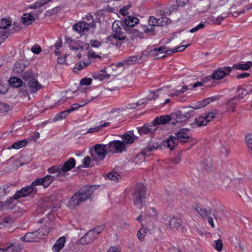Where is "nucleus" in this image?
Masks as SVG:
<instances>
[{
  "instance_id": "f257e3e1",
  "label": "nucleus",
  "mask_w": 252,
  "mask_h": 252,
  "mask_svg": "<svg viewBox=\"0 0 252 252\" xmlns=\"http://www.w3.org/2000/svg\"><path fill=\"white\" fill-rule=\"evenodd\" d=\"M98 187L97 185H88L83 187L69 199L68 207L71 209L75 208L89 198Z\"/></svg>"
},
{
  "instance_id": "f03ea898",
  "label": "nucleus",
  "mask_w": 252,
  "mask_h": 252,
  "mask_svg": "<svg viewBox=\"0 0 252 252\" xmlns=\"http://www.w3.org/2000/svg\"><path fill=\"white\" fill-rule=\"evenodd\" d=\"M120 22L115 21L112 26V34L108 36L107 42L117 46H120L122 41L126 38V33L122 31Z\"/></svg>"
},
{
  "instance_id": "7ed1b4c3",
  "label": "nucleus",
  "mask_w": 252,
  "mask_h": 252,
  "mask_svg": "<svg viewBox=\"0 0 252 252\" xmlns=\"http://www.w3.org/2000/svg\"><path fill=\"white\" fill-rule=\"evenodd\" d=\"M146 192L145 187L141 183H137L134 188L132 194L133 204L139 209L146 203Z\"/></svg>"
},
{
  "instance_id": "20e7f679",
  "label": "nucleus",
  "mask_w": 252,
  "mask_h": 252,
  "mask_svg": "<svg viewBox=\"0 0 252 252\" xmlns=\"http://www.w3.org/2000/svg\"><path fill=\"white\" fill-rule=\"evenodd\" d=\"M94 153L92 152L91 153L93 159L94 160H102L106 156L108 152L107 144H96L94 146Z\"/></svg>"
},
{
  "instance_id": "39448f33",
  "label": "nucleus",
  "mask_w": 252,
  "mask_h": 252,
  "mask_svg": "<svg viewBox=\"0 0 252 252\" xmlns=\"http://www.w3.org/2000/svg\"><path fill=\"white\" fill-rule=\"evenodd\" d=\"M232 68L229 66L219 67L215 69L212 75L207 76L208 80H220L229 74Z\"/></svg>"
},
{
  "instance_id": "423d86ee",
  "label": "nucleus",
  "mask_w": 252,
  "mask_h": 252,
  "mask_svg": "<svg viewBox=\"0 0 252 252\" xmlns=\"http://www.w3.org/2000/svg\"><path fill=\"white\" fill-rule=\"evenodd\" d=\"M108 152L113 153H121L126 151L125 144L121 141L113 140L107 144Z\"/></svg>"
},
{
  "instance_id": "0eeeda50",
  "label": "nucleus",
  "mask_w": 252,
  "mask_h": 252,
  "mask_svg": "<svg viewBox=\"0 0 252 252\" xmlns=\"http://www.w3.org/2000/svg\"><path fill=\"white\" fill-rule=\"evenodd\" d=\"M194 113V111L193 110L186 111L185 109L178 112L175 119L176 123H186L188 120L193 116Z\"/></svg>"
},
{
  "instance_id": "6e6552de",
  "label": "nucleus",
  "mask_w": 252,
  "mask_h": 252,
  "mask_svg": "<svg viewBox=\"0 0 252 252\" xmlns=\"http://www.w3.org/2000/svg\"><path fill=\"white\" fill-rule=\"evenodd\" d=\"M139 22V20L133 16H128L125 18L124 22H120L121 26L124 28L125 30L128 31L129 30L132 29Z\"/></svg>"
},
{
  "instance_id": "1a4fd4ad",
  "label": "nucleus",
  "mask_w": 252,
  "mask_h": 252,
  "mask_svg": "<svg viewBox=\"0 0 252 252\" xmlns=\"http://www.w3.org/2000/svg\"><path fill=\"white\" fill-rule=\"evenodd\" d=\"M35 186H32V182L31 186L24 187L19 191H17L15 193L16 197L19 198L22 197H26L32 193L35 194L37 190Z\"/></svg>"
},
{
  "instance_id": "9d476101",
  "label": "nucleus",
  "mask_w": 252,
  "mask_h": 252,
  "mask_svg": "<svg viewBox=\"0 0 252 252\" xmlns=\"http://www.w3.org/2000/svg\"><path fill=\"white\" fill-rule=\"evenodd\" d=\"M216 117L215 113L211 112L205 114L204 116H200L195 119V123L198 126L206 125L207 123L211 121Z\"/></svg>"
},
{
  "instance_id": "9b49d317",
  "label": "nucleus",
  "mask_w": 252,
  "mask_h": 252,
  "mask_svg": "<svg viewBox=\"0 0 252 252\" xmlns=\"http://www.w3.org/2000/svg\"><path fill=\"white\" fill-rule=\"evenodd\" d=\"M55 177L47 175L43 178H38L32 182V186L42 185L44 188H47L54 181Z\"/></svg>"
},
{
  "instance_id": "f8f14e48",
  "label": "nucleus",
  "mask_w": 252,
  "mask_h": 252,
  "mask_svg": "<svg viewBox=\"0 0 252 252\" xmlns=\"http://www.w3.org/2000/svg\"><path fill=\"white\" fill-rule=\"evenodd\" d=\"M189 130L188 128H181L175 133L178 142L184 143L189 139Z\"/></svg>"
},
{
  "instance_id": "ddd939ff",
  "label": "nucleus",
  "mask_w": 252,
  "mask_h": 252,
  "mask_svg": "<svg viewBox=\"0 0 252 252\" xmlns=\"http://www.w3.org/2000/svg\"><path fill=\"white\" fill-rule=\"evenodd\" d=\"M155 127L153 124L151 123V124H146L143 126L138 127L137 130L141 135L149 133H154L157 129V128Z\"/></svg>"
},
{
  "instance_id": "4468645a",
  "label": "nucleus",
  "mask_w": 252,
  "mask_h": 252,
  "mask_svg": "<svg viewBox=\"0 0 252 252\" xmlns=\"http://www.w3.org/2000/svg\"><path fill=\"white\" fill-rule=\"evenodd\" d=\"M193 209L203 218L208 217L212 212L211 209L209 207L201 206L200 204L194 205Z\"/></svg>"
},
{
  "instance_id": "2eb2a0df",
  "label": "nucleus",
  "mask_w": 252,
  "mask_h": 252,
  "mask_svg": "<svg viewBox=\"0 0 252 252\" xmlns=\"http://www.w3.org/2000/svg\"><path fill=\"white\" fill-rule=\"evenodd\" d=\"M96 238H97V235L94 234L93 231L90 230L80 239L79 242L82 245H85L93 242Z\"/></svg>"
},
{
  "instance_id": "dca6fc26",
  "label": "nucleus",
  "mask_w": 252,
  "mask_h": 252,
  "mask_svg": "<svg viewBox=\"0 0 252 252\" xmlns=\"http://www.w3.org/2000/svg\"><path fill=\"white\" fill-rule=\"evenodd\" d=\"M162 146L158 144V142L154 141L150 142L148 145L145 148L142 152L144 156H149L148 152H151L157 150L158 148L161 149Z\"/></svg>"
},
{
  "instance_id": "f3484780",
  "label": "nucleus",
  "mask_w": 252,
  "mask_h": 252,
  "mask_svg": "<svg viewBox=\"0 0 252 252\" xmlns=\"http://www.w3.org/2000/svg\"><path fill=\"white\" fill-rule=\"evenodd\" d=\"M18 198L17 197H16L15 194L13 197L9 198V199L4 202H2L1 206H0V210L12 209L17 203V200Z\"/></svg>"
},
{
  "instance_id": "a211bd4d",
  "label": "nucleus",
  "mask_w": 252,
  "mask_h": 252,
  "mask_svg": "<svg viewBox=\"0 0 252 252\" xmlns=\"http://www.w3.org/2000/svg\"><path fill=\"white\" fill-rule=\"evenodd\" d=\"M219 99V97L217 96H211L206 99H204L201 101L198 102L197 103L193 104L189 107L194 109H197L203 107L207 104H209L211 101H215Z\"/></svg>"
},
{
  "instance_id": "6ab92c4d",
  "label": "nucleus",
  "mask_w": 252,
  "mask_h": 252,
  "mask_svg": "<svg viewBox=\"0 0 252 252\" xmlns=\"http://www.w3.org/2000/svg\"><path fill=\"white\" fill-rule=\"evenodd\" d=\"M162 143L164 146H166L172 150L177 146L178 141L176 136L170 135L168 138L163 140Z\"/></svg>"
},
{
  "instance_id": "aec40b11",
  "label": "nucleus",
  "mask_w": 252,
  "mask_h": 252,
  "mask_svg": "<svg viewBox=\"0 0 252 252\" xmlns=\"http://www.w3.org/2000/svg\"><path fill=\"white\" fill-rule=\"evenodd\" d=\"M76 164V160L73 158H69L68 159L65 161L63 165L61 166V169L64 172H66L73 168Z\"/></svg>"
},
{
  "instance_id": "412c9836",
  "label": "nucleus",
  "mask_w": 252,
  "mask_h": 252,
  "mask_svg": "<svg viewBox=\"0 0 252 252\" xmlns=\"http://www.w3.org/2000/svg\"><path fill=\"white\" fill-rule=\"evenodd\" d=\"M171 117L169 115H162L157 117L155 120L152 122V124L155 126L159 125H164L170 122Z\"/></svg>"
},
{
  "instance_id": "4be33fe9",
  "label": "nucleus",
  "mask_w": 252,
  "mask_h": 252,
  "mask_svg": "<svg viewBox=\"0 0 252 252\" xmlns=\"http://www.w3.org/2000/svg\"><path fill=\"white\" fill-rule=\"evenodd\" d=\"M39 232L38 231H34L27 233L24 237L21 238V239L24 241L31 242L35 241L37 238L39 239Z\"/></svg>"
},
{
  "instance_id": "5701e85b",
  "label": "nucleus",
  "mask_w": 252,
  "mask_h": 252,
  "mask_svg": "<svg viewBox=\"0 0 252 252\" xmlns=\"http://www.w3.org/2000/svg\"><path fill=\"white\" fill-rule=\"evenodd\" d=\"M29 63L24 61L17 62L13 66V71L15 73H20L28 66Z\"/></svg>"
},
{
  "instance_id": "b1692460",
  "label": "nucleus",
  "mask_w": 252,
  "mask_h": 252,
  "mask_svg": "<svg viewBox=\"0 0 252 252\" xmlns=\"http://www.w3.org/2000/svg\"><path fill=\"white\" fill-rule=\"evenodd\" d=\"M33 14H34L33 12L30 13H25L23 15L21 18V21L24 25L28 26L34 21L35 19L32 15Z\"/></svg>"
},
{
  "instance_id": "393cba45",
  "label": "nucleus",
  "mask_w": 252,
  "mask_h": 252,
  "mask_svg": "<svg viewBox=\"0 0 252 252\" xmlns=\"http://www.w3.org/2000/svg\"><path fill=\"white\" fill-rule=\"evenodd\" d=\"M65 242V238L64 236L61 237L58 239L52 248V250L54 252H59L64 246Z\"/></svg>"
},
{
  "instance_id": "a878e982",
  "label": "nucleus",
  "mask_w": 252,
  "mask_h": 252,
  "mask_svg": "<svg viewBox=\"0 0 252 252\" xmlns=\"http://www.w3.org/2000/svg\"><path fill=\"white\" fill-rule=\"evenodd\" d=\"M237 91L238 93V95L230 99L229 102V103H231L232 104L236 103L237 101H239L243 99L246 94H248L245 89L238 88Z\"/></svg>"
},
{
  "instance_id": "bb28decb",
  "label": "nucleus",
  "mask_w": 252,
  "mask_h": 252,
  "mask_svg": "<svg viewBox=\"0 0 252 252\" xmlns=\"http://www.w3.org/2000/svg\"><path fill=\"white\" fill-rule=\"evenodd\" d=\"M166 49V47L165 46H161L158 48H155L151 50V53H155L156 56L158 58H162L165 57L164 55L165 50Z\"/></svg>"
},
{
  "instance_id": "cd10ccee",
  "label": "nucleus",
  "mask_w": 252,
  "mask_h": 252,
  "mask_svg": "<svg viewBox=\"0 0 252 252\" xmlns=\"http://www.w3.org/2000/svg\"><path fill=\"white\" fill-rule=\"evenodd\" d=\"M8 83L10 86L15 88H18L23 84V81L21 79L15 77L10 78L8 80Z\"/></svg>"
},
{
  "instance_id": "c85d7f7f",
  "label": "nucleus",
  "mask_w": 252,
  "mask_h": 252,
  "mask_svg": "<svg viewBox=\"0 0 252 252\" xmlns=\"http://www.w3.org/2000/svg\"><path fill=\"white\" fill-rule=\"evenodd\" d=\"M251 66H252V62L249 61L244 63L235 64L232 66V69L236 68L240 70H247Z\"/></svg>"
},
{
  "instance_id": "c756f323",
  "label": "nucleus",
  "mask_w": 252,
  "mask_h": 252,
  "mask_svg": "<svg viewBox=\"0 0 252 252\" xmlns=\"http://www.w3.org/2000/svg\"><path fill=\"white\" fill-rule=\"evenodd\" d=\"M29 86L32 89L31 91L33 92H36L37 90L40 89L41 88V85L39 84V83L36 80L33 78L32 80H30L28 83Z\"/></svg>"
},
{
  "instance_id": "7c9ffc66",
  "label": "nucleus",
  "mask_w": 252,
  "mask_h": 252,
  "mask_svg": "<svg viewBox=\"0 0 252 252\" xmlns=\"http://www.w3.org/2000/svg\"><path fill=\"white\" fill-rule=\"evenodd\" d=\"M133 133L130 131L122 135V138L124 139V143L127 144H132L134 142V138L133 137Z\"/></svg>"
},
{
  "instance_id": "2f4dec72",
  "label": "nucleus",
  "mask_w": 252,
  "mask_h": 252,
  "mask_svg": "<svg viewBox=\"0 0 252 252\" xmlns=\"http://www.w3.org/2000/svg\"><path fill=\"white\" fill-rule=\"evenodd\" d=\"M182 221L177 218H172L170 219L169 224L171 227L177 229L182 224Z\"/></svg>"
},
{
  "instance_id": "473e14b6",
  "label": "nucleus",
  "mask_w": 252,
  "mask_h": 252,
  "mask_svg": "<svg viewBox=\"0 0 252 252\" xmlns=\"http://www.w3.org/2000/svg\"><path fill=\"white\" fill-rule=\"evenodd\" d=\"M12 186L4 185L0 187V199L5 196L11 190L10 189ZM2 202L0 201V206H1Z\"/></svg>"
},
{
  "instance_id": "72a5a7b5",
  "label": "nucleus",
  "mask_w": 252,
  "mask_h": 252,
  "mask_svg": "<svg viewBox=\"0 0 252 252\" xmlns=\"http://www.w3.org/2000/svg\"><path fill=\"white\" fill-rule=\"evenodd\" d=\"M85 24L83 22H78L73 26V30L78 33L85 32Z\"/></svg>"
},
{
  "instance_id": "f704fd0d",
  "label": "nucleus",
  "mask_w": 252,
  "mask_h": 252,
  "mask_svg": "<svg viewBox=\"0 0 252 252\" xmlns=\"http://www.w3.org/2000/svg\"><path fill=\"white\" fill-rule=\"evenodd\" d=\"M69 113H70L68 109L65 110L56 114L54 117L53 120L54 121L62 120L65 119Z\"/></svg>"
},
{
  "instance_id": "c9c22d12",
  "label": "nucleus",
  "mask_w": 252,
  "mask_h": 252,
  "mask_svg": "<svg viewBox=\"0 0 252 252\" xmlns=\"http://www.w3.org/2000/svg\"><path fill=\"white\" fill-rule=\"evenodd\" d=\"M27 144V140L26 139H24L18 142H16L14 143L11 148L9 147L8 148V149H10L11 148L12 149H19L21 148H22L24 146H25Z\"/></svg>"
},
{
  "instance_id": "e433bc0d",
  "label": "nucleus",
  "mask_w": 252,
  "mask_h": 252,
  "mask_svg": "<svg viewBox=\"0 0 252 252\" xmlns=\"http://www.w3.org/2000/svg\"><path fill=\"white\" fill-rule=\"evenodd\" d=\"M12 109V106L9 104L0 102V112L2 113H6Z\"/></svg>"
},
{
  "instance_id": "4c0bfd02",
  "label": "nucleus",
  "mask_w": 252,
  "mask_h": 252,
  "mask_svg": "<svg viewBox=\"0 0 252 252\" xmlns=\"http://www.w3.org/2000/svg\"><path fill=\"white\" fill-rule=\"evenodd\" d=\"M162 20V19H157L154 16H150L149 19V25L150 26H161V23L160 21Z\"/></svg>"
},
{
  "instance_id": "58836bf2",
  "label": "nucleus",
  "mask_w": 252,
  "mask_h": 252,
  "mask_svg": "<svg viewBox=\"0 0 252 252\" xmlns=\"http://www.w3.org/2000/svg\"><path fill=\"white\" fill-rule=\"evenodd\" d=\"M11 22L6 19H1L0 21V29L6 30L9 27L11 26Z\"/></svg>"
},
{
  "instance_id": "ea45409f",
  "label": "nucleus",
  "mask_w": 252,
  "mask_h": 252,
  "mask_svg": "<svg viewBox=\"0 0 252 252\" xmlns=\"http://www.w3.org/2000/svg\"><path fill=\"white\" fill-rule=\"evenodd\" d=\"M127 32L129 33H131L133 36L135 37H138L140 39L144 38V36L143 33L140 32L139 31L134 29H131L129 30L128 31H126Z\"/></svg>"
},
{
  "instance_id": "a19ab883",
  "label": "nucleus",
  "mask_w": 252,
  "mask_h": 252,
  "mask_svg": "<svg viewBox=\"0 0 252 252\" xmlns=\"http://www.w3.org/2000/svg\"><path fill=\"white\" fill-rule=\"evenodd\" d=\"M88 20H90L91 19H92V21L90 22L89 23L85 21H83L84 23L85 24V31H88L91 28H94L95 26V23L94 21V20L92 19V16H88L87 17Z\"/></svg>"
},
{
  "instance_id": "79ce46f5",
  "label": "nucleus",
  "mask_w": 252,
  "mask_h": 252,
  "mask_svg": "<svg viewBox=\"0 0 252 252\" xmlns=\"http://www.w3.org/2000/svg\"><path fill=\"white\" fill-rule=\"evenodd\" d=\"M157 214V210L154 208H151L146 210L145 215L148 217H156Z\"/></svg>"
},
{
  "instance_id": "37998d69",
  "label": "nucleus",
  "mask_w": 252,
  "mask_h": 252,
  "mask_svg": "<svg viewBox=\"0 0 252 252\" xmlns=\"http://www.w3.org/2000/svg\"><path fill=\"white\" fill-rule=\"evenodd\" d=\"M22 78L25 81L29 83L30 80H32L34 78L32 76V70H28L25 72L22 75Z\"/></svg>"
},
{
  "instance_id": "c03bdc74",
  "label": "nucleus",
  "mask_w": 252,
  "mask_h": 252,
  "mask_svg": "<svg viewBox=\"0 0 252 252\" xmlns=\"http://www.w3.org/2000/svg\"><path fill=\"white\" fill-rule=\"evenodd\" d=\"M143 29L146 34L149 33L150 35H154L155 32V27L149 25L148 26H144L143 27Z\"/></svg>"
},
{
  "instance_id": "a18cd8bd",
  "label": "nucleus",
  "mask_w": 252,
  "mask_h": 252,
  "mask_svg": "<svg viewBox=\"0 0 252 252\" xmlns=\"http://www.w3.org/2000/svg\"><path fill=\"white\" fill-rule=\"evenodd\" d=\"M11 222V220L9 218H5L0 220V229L6 227Z\"/></svg>"
},
{
  "instance_id": "49530a36",
  "label": "nucleus",
  "mask_w": 252,
  "mask_h": 252,
  "mask_svg": "<svg viewBox=\"0 0 252 252\" xmlns=\"http://www.w3.org/2000/svg\"><path fill=\"white\" fill-rule=\"evenodd\" d=\"M141 58V56H132L129 57L128 59H127L126 62L127 64H132L133 63H136V62H138L139 60H140Z\"/></svg>"
},
{
  "instance_id": "de8ad7c7",
  "label": "nucleus",
  "mask_w": 252,
  "mask_h": 252,
  "mask_svg": "<svg viewBox=\"0 0 252 252\" xmlns=\"http://www.w3.org/2000/svg\"><path fill=\"white\" fill-rule=\"evenodd\" d=\"M7 250L9 248L12 249V252H19L21 251L23 249V247L22 245L17 244H10L9 246L6 247Z\"/></svg>"
},
{
  "instance_id": "09e8293b",
  "label": "nucleus",
  "mask_w": 252,
  "mask_h": 252,
  "mask_svg": "<svg viewBox=\"0 0 252 252\" xmlns=\"http://www.w3.org/2000/svg\"><path fill=\"white\" fill-rule=\"evenodd\" d=\"M110 75L109 74L101 71L100 73H99L97 74H96V76L95 77V78L98 79L100 81H102L105 79H109L110 78Z\"/></svg>"
},
{
  "instance_id": "8fccbe9b",
  "label": "nucleus",
  "mask_w": 252,
  "mask_h": 252,
  "mask_svg": "<svg viewBox=\"0 0 252 252\" xmlns=\"http://www.w3.org/2000/svg\"><path fill=\"white\" fill-rule=\"evenodd\" d=\"M79 42H80L79 40L76 41L75 43L73 45H71L70 46V49L73 50H80L83 51L84 49V46L82 45H79Z\"/></svg>"
},
{
  "instance_id": "3c124183",
  "label": "nucleus",
  "mask_w": 252,
  "mask_h": 252,
  "mask_svg": "<svg viewBox=\"0 0 252 252\" xmlns=\"http://www.w3.org/2000/svg\"><path fill=\"white\" fill-rule=\"evenodd\" d=\"M43 206L45 207L44 212H47V214H51L56 210V207L52 206L50 204H45Z\"/></svg>"
},
{
  "instance_id": "603ef678",
  "label": "nucleus",
  "mask_w": 252,
  "mask_h": 252,
  "mask_svg": "<svg viewBox=\"0 0 252 252\" xmlns=\"http://www.w3.org/2000/svg\"><path fill=\"white\" fill-rule=\"evenodd\" d=\"M9 32L7 30L0 29V44L8 36Z\"/></svg>"
},
{
  "instance_id": "864d4df0",
  "label": "nucleus",
  "mask_w": 252,
  "mask_h": 252,
  "mask_svg": "<svg viewBox=\"0 0 252 252\" xmlns=\"http://www.w3.org/2000/svg\"><path fill=\"white\" fill-rule=\"evenodd\" d=\"M87 65L88 64L85 62L77 63L73 68V71L77 72L78 70H82V69L86 68L87 66Z\"/></svg>"
},
{
  "instance_id": "5fc2aeb1",
  "label": "nucleus",
  "mask_w": 252,
  "mask_h": 252,
  "mask_svg": "<svg viewBox=\"0 0 252 252\" xmlns=\"http://www.w3.org/2000/svg\"><path fill=\"white\" fill-rule=\"evenodd\" d=\"M107 177L108 179L113 180V181H118L119 180V179L120 178V175L119 174L117 173L116 172H110L107 175Z\"/></svg>"
},
{
  "instance_id": "6e6d98bb",
  "label": "nucleus",
  "mask_w": 252,
  "mask_h": 252,
  "mask_svg": "<svg viewBox=\"0 0 252 252\" xmlns=\"http://www.w3.org/2000/svg\"><path fill=\"white\" fill-rule=\"evenodd\" d=\"M68 174L66 172H64L62 170L59 171L57 174L54 176L55 178L58 179L60 181H63L65 178V177Z\"/></svg>"
},
{
  "instance_id": "4d7b16f0",
  "label": "nucleus",
  "mask_w": 252,
  "mask_h": 252,
  "mask_svg": "<svg viewBox=\"0 0 252 252\" xmlns=\"http://www.w3.org/2000/svg\"><path fill=\"white\" fill-rule=\"evenodd\" d=\"M90 101H87L86 103H83V104H78L77 103H74L73 104L70 108H69L68 109V110H69V112L70 113L72 112L74 110H77L78 108H79V107H83V106H84L85 104H87Z\"/></svg>"
},
{
  "instance_id": "13d9d810",
  "label": "nucleus",
  "mask_w": 252,
  "mask_h": 252,
  "mask_svg": "<svg viewBox=\"0 0 252 252\" xmlns=\"http://www.w3.org/2000/svg\"><path fill=\"white\" fill-rule=\"evenodd\" d=\"M61 165L59 166H53L48 169V171L51 174H54L58 173L59 171H61Z\"/></svg>"
},
{
  "instance_id": "bf43d9fd",
  "label": "nucleus",
  "mask_w": 252,
  "mask_h": 252,
  "mask_svg": "<svg viewBox=\"0 0 252 252\" xmlns=\"http://www.w3.org/2000/svg\"><path fill=\"white\" fill-rule=\"evenodd\" d=\"M226 17H227L226 15H224V16L220 15V16H218L217 18L213 17H212V21L215 24L220 25V24L221 22L223 19H224V18H226Z\"/></svg>"
},
{
  "instance_id": "052dcab7",
  "label": "nucleus",
  "mask_w": 252,
  "mask_h": 252,
  "mask_svg": "<svg viewBox=\"0 0 252 252\" xmlns=\"http://www.w3.org/2000/svg\"><path fill=\"white\" fill-rule=\"evenodd\" d=\"M21 30L20 23H14L13 27L11 30H10L11 33H14L16 32H19Z\"/></svg>"
},
{
  "instance_id": "680f3d73",
  "label": "nucleus",
  "mask_w": 252,
  "mask_h": 252,
  "mask_svg": "<svg viewBox=\"0 0 252 252\" xmlns=\"http://www.w3.org/2000/svg\"><path fill=\"white\" fill-rule=\"evenodd\" d=\"M215 245H214V248L220 252V251H221L222 249V242L221 241V240H216V241H215Z\"/></svg>"
},
{
  "instance_id": "e2e57ef3",
  "label": "nucleus",
  "mask_w": 252,
  "mask_h": 252,
  "mask_svg": "<svg viewBox=\"0 0 252 252\" xmlns=\"http://www.w3.org/2000/svg\"><path fill=\"white\" fill-rule=\"evenodd\" d=\"M131 7V5L130 4H129L123 7L120 10V13L123 16L127 15V14H129V12H128L127 10Z\"/></svg>"
},
{
  "instance_id": "0e129e2a",
  "label": "nucleus",
  "mask_w": 252,
  "mask_h": 252,
  "mask_svg": "<svg viewBox=\"0 0 252 252\" xmlns=\"http://www.w3.org/2000/svg\"><path fill=\"white\" fill-rule=\"evenodd\" d=\"M104 229V226L102 225L98 226L94 228V229L91 230L92 231H93L94 234L97 235V237L98 235Z\"/></svg>"
},
{
  "instance_id": "69168bd1",
  "label": "nucleus",
  "mask_w": 252,
  "mask_h": 252,
  "mask_svg": "<svg viewBox=\"0 0 252 252\" xmlns=\"http://www.w3.org/2000/svg\"><path fill=\"white\" fill-rule=\"evenodd\" d=\"M92 79L90 78H84L81 80L80 84L82 85H89L91 84Z\"/></svg>"
},
{
  "instance_id": "338daca9",
  "label": "nucleus",
  "mask_w": 252,
  "mask_h": 252,
  "mask_svg": "<svg viewBox=\"0 0 252 252\" xmlns=\"http://www.w3.org/2000/svg\"><path fill=\"white\" fill-rule=\"evenodd\" d=\"M8 91V85H4L0 82V93L1 94H5Z\"/></svg>"
},
{
  "instance_id": "774afa93",
  "label": "nucleus",
  "mask_w": 252,
  "mask_h": 252,
  "mask_svg": "<svg viewBox=\"0 0 252 252\" xmlns=\"http://www.w3.org/2000/svg\"><path fill=\"white\" fill-rule=\"evenodd\" d=\"M91 162V158L89 156L86 157L83 160V167L85 168H88L90 166Z\"/></svg>"
}]
</instances>
